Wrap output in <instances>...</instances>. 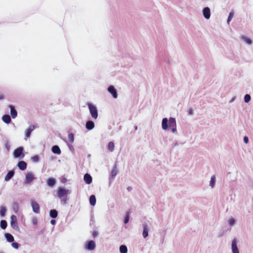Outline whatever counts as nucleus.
I'll use <instances>...</instances> for the list:
<instances>
[{"label":"nucleus","mask_w":253,"mask_h":253,"mask_svg":"<svg viewBox=\"0 0 253 253\" xmlns=\"http://www.w3.org/2000/svg\"><path fill=\"white\" fill-rule=\"evenodd\" d=\"M112 174L113 175H115L116 174V171L115 170H113L112 171Z\"/></svg>","instance_id":"obj_43"},{"label":"nucleus","mask_w":253,"mask_h":253,"mask_svg":"<svg viewBox=\"0 0 253 253\" xmlns=\"http://www.w3.org/2000/svg\"><path fill=\"white\" fill-rule=\"evenodd\" d=\"M14 171L13 170L9 171L6 175L4 180L6 181H9L14 175Z\"/></svg>","instance_id":"obj_17"},{"label":"nucleus","mask_w":253,"mask_h":253,"mask_svg":"<svg viewBox=\"0 0 253 253\" xmlns=\"http://www.w3.org/2000/svg\"><path fill=\"white\" fill-rule=\"evenodd\" d=\"M2 121L6 124H9L11 122V118L8 115H4L2 117Z\"/></svg>","instance_id":"obj_18"},{"label":"nucleus","mask_w":253,"mask_h":253,"mask_svg":"<svg viewBox=\"0 0 253 253\" xmlns=\"http://www.w3.org/2000/svg\"><path fill=\"white\" fill-rule=\"evenodd\" d=\"M95 248V244L93 241H89L85 246V249L88 250H93Z\"/></svg>","instance_id":"obj_10"},{"label":"nucleus","mask_w":253,"mask_h":253,"mask_svg":"<svg viewBox=\"0 0 253 253\" xmlns=\"http://www.w3.org/2000/svg\"><path fill=\"white\" fill-rule=\"evenodd\" d=\"M5 237L8 242H13L14 241V237L9 233H5Z\"/></svg>","instance_id":"obj_20"},{"label":"nucleus","mask_w":253,"mask_h":253,"mask_svg":"<svg viewBox=\"0 0 253 253\" xmlns=\"http://www.w3.org/2000/svg\"><path fill=\"white\" fill-rule=\"evenodd\" d=\"M192 113H193L192 109H190L189 110V114L191 115V114H192Z\"/></svg>","instance_id":"obj_44"},{"label":"nucleus","mask_w":253,"mask_h":253,"mask_svg":"<svg viewBox=\"0 0 253 253\" xmlns=\"http://www.w3.org/2000/svg\"><path fill=\"white\" fill-rule=\"evenodd\" d=\"M55 184V180L53 178H49L47 180V184L49 186H53Z\"/></svg>","instance_id":"obj_25"},{"label":"nucleus","mask_w":253,"mask_h":253,"mask_svg":"<svg viewBox=\"0 0 253 253\" xmlns=\"http://www.w3.org/2000/svg\"><path fill=\"white\" fill-rule=\"evenodd\" d=\"M12 246L14 248H15L16 249H18V247H19V244L17 243H16V242H13L12 243Z\"/></svg>","instance_id":"obj_36"},{"label":"nucleus","mask_w":253,"mask_h":253,"mask_svg":"<svg viewBox=\"0 0 253 253\" xmlns=\"http://www.w3.org/2000/svg\"><path fill=\"white\" fill-rule=\"evenodd\" d=\"M244 141L245 143L247 144L249 142V139L247 136H245L244 138Z\"/></svg>","instance_id":"obj_39"},{"label":"nucleus","mask_w":253,"mask_h":253,"mask_svg":"<svg viewBox=\"0 0 253 253\" xmlns=\"http://www.w3.org/2000/svg\"><path fill=\"white\" fill-rule=\"evenodd\" d=\"M10 225L11 227L15 230L19 229L17 223V217L15 215H12L11 216Z\"/></svg>","instance_id":"obj_4"},{"label":"nucleus","mask_w":253,"mask_h":253,"mask_svg":"<svg viewBox=\"0 0 253 253\" xmlns=\"http://www.w3.org/2000/svg\"><path fill=\"white\" fill-rule=\"evenodd\" d=\"M50 223L51 224H52V225H54L55 223V220H54V219H52L51 221H50Z\"/></svg>","instance_id":"obj_42"},{"label":"nucleus","mask_w":253,"mask_h":253,"mask_svg":"<svg viewBox=\"0 0 253 253\" xmlns=\"http://www.w3.org/2000/svg\"><path fill=\"white\" fill-rule=\"evenodd\" d=\"M143 236L144 238H146L148 235L147 226L146 224L143 225Z\"/></svg>","instance_id":"obj_21"},{"label":"nucleus","mask_w":253,"mask_h":253,"mask_svg":"<svg viewBox=\"0 0 253 253\" xmlns=\"http://www.w3.org/2000/svg\"><path fill=\"white\" fill-rule=\"evenodd\" d=\"M215 182V177L213 175L211 177V181H210V186L211 187V188H213L214 187V184Z\"/></svg>","instance_id":"obj_29"},{"label":"nucleus","mask_w":253,"mask_h":253,"mask_svg":"<svg viewBox=\"0 0 253 253\" xmlns=\"http://www.w3.org/2000/svg\"><path fill=\"white\" fill-rule=\"evenodd\" d=\"M32 222L34 225H36L38 223V220L36 218H34L32 219Z\"/></svg>","instance_id":"obj_40"},{"label":"nucleus","mask_w":253,"mask_h":253,"mask_svg":"<svg viewBox=\"0 0 253 253\" xmlns=\"http://www.w3.org/2000/svg\"><path fill=\"white\" fill-rule=\"evenodd\" d=\"M232 250L233 253H239L235 239H233L232 242Z\"/></svg>","instance_id":"obj_11"},{"label":"nucleus","mask_w":253,"mask_h":253,"mask_svg":"<svg viewBox=\"0 0 253 253\" xmlns=\"http://www.w3.org/2000/svg\"><path fill=\"white\" fill-rule=\"evenodd\" d=\"M162 127L164 130L168 129V127L171 128V131L174 133L176 131V124L175 119L173 118H170L169 120L167 118H164L162 120Z\"/></svg>","instance_id":"obj_1"},{"label":"nucleus","mask_w":253,"mask_h":253,"mask_svg":"<svg viewBox=\"0 0 253 253\" xmlns=\"http://www.w3.org/2000/svg\"><path fill=\"white\" fill-rule=\"evenodd\" d=\"M97 235V233L96 231L93 232L92 235L94 237H96Z\"/></svg>","instance_id":"obj_41"},{"label":"nucleus","mask_w":253,"mask_h":253,"mask_svg":"<svg viewBox=\"0 0 253 253\" xmlns=\"http://www.w3.org/2000/svg\"><path fill=\"white\" fill-rule=\"evenodd\" d=\"M87 106L92 118L94 119H96L98 117V112L96 107L90 103H88Z\"/></svg>","instance_id":"obj_3"},{"label":"nucleus","mask_w":253,"mask_h":253,"mask_svg":"<svg viewBox=\"0 0 253 253\" xmlns=\"http://www.w3.org/2000/svg\"><path fill=\"white\" fill-rule=\"evenodd\" d=\"M108 91L113 95V97L116 98L118 97V94L116 89L113 85H110L109 86Z\"/></svg>","instance_id":"obj_8"},{"label":"nucleus","mask_w":253,"mask_h":253,"mask_svg":"<svg viewBox=\"0 0 253 253\" xmlns=\"http://www.w3.org/2000/svg\"><path fill=\"white\" fill-rule=\"evenodd\" d=\"M52 151L54 154H60L61 153V150L59 147L57 145L53 146L52 147Z\"/></svg>","instance_id":"obj_19"},{"label":"nucleus","mask_w":253,"mask_h":253,"mask_svg":"<svg viewBox=\"0 0 253 253\" xmlns=\"http://www.w3.org/2000/svg\"><path fill=\"white\" fill-rule=\"evenodd\" d=\"M6 212V209L4 207H1L0 210V214L1 216H3L5 215Z\"/></svg>","instance_id":"obj_31"},{"label":"nucleus","mask_w":253,"mask_h":253,"mask_svg":"<svg viewBox=\"0 0 253 253\" xmlns=\"http://www.w3.org/2000/svg\"><path fill=\"white\" fill-rule=\"evenodd\" d=\"M114 143L113 142H110L108 144V149L111 151L112 152L114 149Z\"/></svg>","instance_id":"obj_28"},{"label":"nucleus","mask_w":253,"mask_h":253,"mask_svg":"<svg viewBox=\"0 0 253 253\" xmlns=\"http://www.w3.org/2000/svg\"><path fill=\"white\" fill-rule=\"evenodd\" d=\"M120 251L121 253H127V249L125 245H121L120 247Z\"/></svg>","instance_id":"obj_24"},{"label":"nucleus","mask_w":253,"mask_h":253,"mask_svg":"<svg viewBox=\"0 0 253 253\" xmlns=\"http://www.w3.org/2000/svg\"><path fill=\"white\" fill-rule=\"evenodd\" d=\"M35 129V126L33 125H30L26 130L25 135L27 137L30 136L32 131Z\"/></svg>","instance_id":"obj_15"},{"label":"nucleus","mask_w":253,"mask_h":253,"mask_svg":"<svg viewBox=\"0 0 253 253\" xmlns=\"http://www.w3.org/2000/svg\"><path fill=\"white\" fill-rule=\"evenodd\" d=\"M57 196L60 199H63L62 201L64 204H66L67 201V196L70 194V191L62 187H59L57 191Z\"/></svg>","instance_id":"obj_2"},{"label":"nucleus","mask_w":253,"mask_h":253,"mask_svg":"<svg viewBox=\"0 0 253 253\" xmlns=\"http://www.w3.org/2000/svg\"><path fill=\"white\" fill-rule=\"evenodd\" d=\"M251 100V96L249 94H246L245 95L244 97V101L245 102L248 103Z\"/></svg>","instance_id":"obj_33"},{"label":"nucleus","mask_w":253,"mask_h":253,"mask_svg":"<svg viewBox=\"0 0 253 253\" xmlns=\"http://www.w3.org/2000/svg\"><path fill=\"white\" fill-rule=\"evenodd\" d=\"M84 180L87 184H90L92 182V177L88 173H86L84 175Z\"/></svg>","instance_id":"obj_13"},{"label":"nucleus","mask_w":253,"mask_h":253,"mask_svg":"<svg viewBox=\"0 0 253 253\" xmlns=\"http://www.w3.org/2000/svg\"><path fill=\"white\" fill-rule=\"evenodd\" d=\"M31 206L33 211L36 213H39L40 208L39 205L35 201L31 202Z\"/></svg>","instance_id":"obj_6"},{"label":"nucleus","mask_w":253,"mask_h":253,"mask_svg":"<svg viewBox=\"0 0 253 253\" xmlns=\"http://www.w3.org/2000/svg\"><path fill=\"white\" fill-rule=\"evenodd\" d=\"M17 166L20 169L24 170L27 168V163L24 161H20Z\"/></svg>","instance_id":"obj_14"},{"label":"nucleus","mask_w":253,"mask_h":253,"mask_svg":"<svg viewBox=\"0 0 253 253\" xmlns=\"http://www.w3.org/2000/svg\"><path fill=\"white\" fill-rule=\"evenodd\" d=\"M242 39L248 44H251L252 43V40L246 36H242Z\"/></svg>","instance_id":"obj_26"},{"label":"nucleus","mask_w":253,"mask_h":253,"mask_svg":"<svg viewBox=\"0 0 253 253\" xmlns=\"http://www.w3.org/2000/svg\"><path fill=\"white\" fill-rule=\"evenodd\" d=\"M203 13L204 16L206 19H209L210 18L211 12L209 7L204 8L203 10Z\"/></svg>","instance_id":"obj_9"},{"label":"nucleus","mask_w":253,"mask_h":253,"mask_svg":"<svg viewBox=\"0 0 253 253\" xmlns=\"http://www.w3.org/2000/svg\"><path fill=\"white\" fill-rule=\"evenodd\" d=\"M68 138L69 141L71 143H73L74 140V134H73L72 133H69L68 134Z\"/></svg>","instance_id":"obj_30"},{"label":"nucleus","mask_w":253,"mask_h":253,"mask_svg":"<svg viewBox=\"0 0 253 253\" xmlns=\"http://www.w3.org/2000/svg\"><path fill=\"white\" fill-rule=\"evenodd\" d=\"M234 16V12H230L229 14V16H228V19H227V23L229 24V22L231 21V20H232L233 17Z\"/></svg>","instance_id":"obj_32"},{"label":"nucleus","mask_w":253,"mask_h":253,"mask_svg":"<svg viewBox=\"0 0 253 253\" xmlns=\"http://www.w3.org/2000/svg\"><path fill=\"white\" fill-rule=\"evenodd\" d=\"M127 189L128 191H130L131 190V189H132V188L131 187H127Z\"/></svg>","instance_id":"obj_45"},{"label":"nucleus","mask_w":253,"mask_h":253,"mask_svg":"<svg viewBox=\"0 0 253 253\" xmlns=\"http://www.w3.org/2000/svg\"><path fill=\"white\" fill-rule=\"evenodd\" d=\"M89 203L91 206H94L96 204V198L93 195L90 196L89 198Z\"/></svg>","instance_id":"obj_23"},{"label":"nucleus","mask_w":253,"mask_h":253,"mask_svg":"<svg viewBox=\"0 0 253 253\" xmlns=\"http://www.w3.org/2000/svg\"><path fill=\"white\" fill-rule=\"evenodd\" d=\"M32 160L34 162H38L39 161V157L38 155H35L31 158Z\"/></svg>","instance_id":"obj_35"},{"label":"nucleus","mask_w":253,"mask_h":253,"mask_svg":"<svg viewBox=\"0 0 253 253\" xmlns=\"http://www.w3.org/2000/svg\"><path fill=\"white\" fill-rule=\"evenodd\" d=\"M35 178L34 177V175L32 172H27L26 174L25 182L26 183H29L31 182L32 180H33Z\"/></svg>","instance_id":"obj_7"},{"label":"nucleus","mask_w":253,"mask_h":253,"mask_svg":"<svg viewBox=\"0 0 253 253\" xmlns=\"http://www.w3.org/2000/svg\"><path fill=\"white\" fill-rule=\"evenodd\" d=\"M85 127L87 129L91 130L94 127V124L92 121H88L86 123Z\"/></svg>","instance_id":"obj_16"},{"label":"nucleus","mask_w":253,"mask_h":253,"mask_svg":"<svg viewBox=\"0 0 253 253\" xmlns=\"http://www.w3.org/2000/svg\"><path fill=\"white\" fill-rule=\"evenodd\" d=\"M3 98V95L0 94V100L2 99Z\"/></svg>","instance_id":"obj_46"},{"label":"nucleus","mask_w":253,"mask_h":253,"mask_svg":"<svg viewBox=\"0 0 253 253\" xmlns=\"http://www.w3.org/2000/svg\"><path fill=\"white\" fill-rule=\"evenodd\" d=\"M129 212H127L126 217L124 220V223L125 224L127 223L129 221Z\"/></svg>","instance_id":"obj_34"},{"label":"nucleus","mask_w":253,"mask_h":253,"mask_svg":"<svg viewBox=\"0 0 253 253\" xmlns=\"http://www.w3.org/2000/svg\"><path fill=\"white\" fill-rule=\"evenodd\" d=\"M0 227L2 229H5L6 227H7V222L5 220H1L0 221Z\"/></svg>","instance_id":"obj_27"},{"label":"nucleus","mask_w":253,"mask_h":253,"mask_svg":"<svg viewBox=\"0 0 253 253\" xmlns=\"http://www.w3.org/2000/svg\"><path fill=\"white\" fill-rule=\"evenodd\" d=\"M235 220L233 218L230 219L229 220V223L231 225H233L235 223Z\"/></svg>","instance_id":"obj_37"},{"label":"nucleus","mask_w":253,"mask_h":253,"mask_svg":"<svg viewBox=\"0 0 253 253\" xmlns=\"http://www.w3.org/2000/svg\"><path fill=\"white\" fill-rule=\"evenodd\" d=\"M50 216L53 218H55L57 216L58 212L55 210H51L50 211Z\"/></svg>","instance_id":"obj_22"},{"label":"nucleus","mask_w":253,"mask_h":253,"mask_svg":"<svg viewBox=\"0 0 253 253\" xmlns=\"http://www.w3.org/2000/svg\"><path fill=\"white\" fill-rule=\"evenodd\" d=\"M23 148L22 147H19L16 149L13 152L14 156L15 158H23L24 157L23 154Z\"/></svg>","instance_id":"obj_5"},{"label":"nucleus","mask_w":253,"mask_h":253,"mask_svg":"<svg viewBox=\"0 0 253 253\" xmlns=\"http://www.w3.org/2000/svg\"><path fill=\"white\" fill-rule=\"evenodd\" d=\"M9 108L10 109V114L11 117L13 119L15 118L17 116V113L14 107L12 105H9Z\"/></svg>","instance_id":"obj_12"},{"label":"nucleus","mask_w":253,"mask_h":253,"mask_svg":"<svg viewBox=\"0 0 253 253\" xmlns=\"http://www.w3.org/2000/svg\"><path fill=\"white\" fill-rule=\"evenodd\" d=\"M5 147L7 149V150H9V148H10V145L9 144L8 142H6L5 143Z\"/></svg>","instance_id":"obj_38"}]
</instances>
